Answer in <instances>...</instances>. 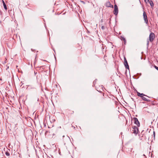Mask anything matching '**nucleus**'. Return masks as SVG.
<instances>
[{"label":"nucleus","mask_w":158,"mask_h":158,"mask_svg":"<svg viewBox=\"0 0 158 158\" xmlns=\"http://www.w3.org/2000/svg\"><path fill=\"white\" fill-rule=\"evenodd\" d=\"M155 38V35L153 32H151L149 35V39L147 40V45L148 46L149 43V41L152 42L153 41Z\"/></svg>","instance_id":"f257e3e1"},{"label":"nucleus","mask_w":158,"mask_h":158,"mask_svg":"<svg viewBox=\"0 0 158 158\" xmlns=\"http://www.w3.org/2000/svg\"><path fill=\"white\" fill-rule=\"evenodd\" d=\"M142 135V136H144V137L145 139H149L150 136V131H146L144 132L143 131L141 133V135Z\"/></svg>","instance_id":"f03ea898"},{"label":"nucleus","mask_w":158,"mask_h":158,"mask_svg":"<svg viewBox=\"0 0 158 158\" xmlns=\"http://www.w3.org/2000/svg\"><path fill=\"white\" fill-rule=\"evenodd\" d=\"M137 95L138 96L141 97V98L144 101H147V102H149V101H150V100L147 99L145 97H143L144 96H146V95L144 94H143V93L141 94L139 92H137Z\"/></svg>","instance_id":"7ed1b4c3"},{"label":"nucleus","mask_w":158,"mask_h":158,"mask_svg":"<svg viewBox=\"0 0 158 158\" xmlns=\"http://www.w3.org/2000/svg\"><path fill=\"white\" fill-rule=\"evenodd\" d=\"M132 131L133 133H134L135 135L137 134L139 132V129L138 127L135 126H132Z\"/></svg>","instance_id":"20e7f679"},{"label":"nucleus","mask_w":158,"mask_h":158,"mask_svg":"<svg viewBox=\"0 0 158 158\" xmlns=\"http://www.w3.org/2000/svg\"><path fill=\"white\" fill-rule=\"evenodd\" d=\"M143 18L144 21L145 23H146L147 25L148 26V18L147 15H146V13L145 11L143 12Z\"/></svg>","instance_id":"39448f33"},{"label":"nucleus","mask_w":158,"mask_h":158,"mask_svg":"<svg viewBox=\"0 0 158 158\" xmlns=\"http://www.w3.org/2000/svg\"><path fill=\"white\" fill-rule=\"evenodd\" d=\"M134 123L136 124L138 127H139L140 125V123L138 119L136 117H134L132 119Z\"/></svg>","instance_id":"423d86ee"},{"label":"nucleus","mask_w":158,"mask_h":158,"mask_svg":"<svg viewBox=\"0 0 158 158\" xmlns=\"http://www.w3.org/2000/svg\"><path fill=\"white\" fill-rule=\"evenodd\" d=\"M113 13L115 15H117L118 13V6L116 5L114 6V10Z\"/></svg>","instance_id":"0eeeda50"},{"label":"nucleus","mask_w":158,"mask_h":158,"mask_svg":"<svg viewBox=\"0 0 158 158\" xmlns=\"http://www.w3.org/2000/svg\"><path fill=\"white\" fill-rule=\"evenodd\" d=\"M108 99L110 100V99L108 98H104L102 97L101 98V102H106L108 101Z\"/></svg>","instance_id":"6e6552de"},{"label":"nucleus","mask_w":158,"mask_h":158,"mask_svg":"<svg viewBox=\"0 0 158 158\" xmlns=\"http://www.w3.org/2000/svg\"><path fill=\"white\" fill-rule=\"evenodd\" d=\"M106 6L107 7L113 8V6L111 5L109 2H107L106 3Z\"/></svg>","instance_id":"1a4fd4ad"},{"label":"nucleus","mask_w":158,"mask_h":158,"mask_svg":"<svg viewBox=\"0 0 158 158\" xmlns=\"http://www.w3.org/2000/svg\"><path fill=\"white\" fill-rule=\"evenodd\" d=\"M124 64L126 69H129V66L127 62H124Z\"/></svg>","instance_id":"9d476101"},{"label":"nucleus","mask_w":158,"mask_h":158,"mask_svg":"<svg viewBox=\"0 0 158 158\" xmlns=\"http://www.w3.org/2000/svg\"><path fill=\"white\" fill-rule=\"evenodd\" d=\"M2 3H3V6H4V8L5 10H6L7 9V8L6 6V4L5 3V2H4V1L3 0H2Z\"/></svg>","instance_id":"9b49d317"},{"label":"nucleus","mask_w":158,"mask_h":158,"mask_svg":"<svg viewBox=\"0 0 158 158\" xmlns=\"http://www.w3.org/2000/svg\"><path fill=\"white\" fill-rule=\"evenodd\" d=\"M121 39L122 40H123L124 41V44H126V40L125 38L121 36Z\"/></svg>","instance_id":"f8f14e48"},{"label":"nucleus","mask_w":158,"mask_h":158,"mask_svg":"<svg viewBox=\"0 0 158 158\" xmlns=\"http://www.w3.org/2000/svg\"><path fill=\"white\" fill-rule=\"evenodd\" d=\"M149 2L150 6L152 7L154 6V3L151 0L150 1H149V2Z\"/></svg>","instance_id":"ddd939ff"},{"label":"nucleus","mask_w":158,"mask_h":158,"mask_svg":"<svg viewBox=\"0 0 158 158\" xmlns=\"http://www.w3.org/2000/svg\"><path fill=\"white\" fill-rule=\"evenodd\" d=\"M67 113L69 114L70 113L71 114H72L73 113V111H71L69 110H68L66 111Z\"/></svg>","instance_id":"4468645a"},{"label":"nucleus","mask_w":158,"mask_h":158,"mask_svg":"<svg viewBox=\"0 0 158 158\" xmlns=\"http://www.w3.org/2000/svg\"><path fill=\"white\" fill-rule=\"evenodd\" d=\"M5 154L6 156H10V153L8 151L6 152H5Z\"/></svg>","instance_id":"2eb2a0df"},{"label":"nucleus","mask_w":158,"mask_h":158,"mask_svg":"<svg viewBox=\"0 0 158 158\" xmlns=\"http://www.w3.org/2000/svg\"><path fill=\"white\" fill-rule=\"evenodd\" d=\"M124 62H127L125 57H124Z\"/></svg>","instance_id":"dca6fc26"},{"label":"nucleus","mask_w":158,"mask_h":158,"mask_svg":"<svg viewBox=\"0 0 158 158\" xmlns=\"http://www.w3.org/2000/svg\"><path fill=\"white\" fill-rule=\"evenodd\" d=\"M154 68L158 71V67L156 66V65H154Z\"/></svg>","instance_id":"f3484780"},{"label":"nucleus","mask_w":158,"mask_h":158,"mask_svg":"<svg viewBox=\"0 0 158 158\" xmlns=\"http://www.w3.org/2000/svg\"><path fill=\"white\" fill-rule=\"evenodd\" d=\"M80 2L81 3H83V4H85V2L84 1L80 0Z\"/></svg>","instance_id":"a211bd4d"},{"label":"nucleus","mask_w":158,"mask_h":158,"mask_svg":"<svg viewBox=\"0 0 158 158\" xmlns=\"http://www.w3.org/2000/svg\"><path fill=\"white\" fill-rule=\"evenodd\" d=\"M101 28L102 30H104L105 29V27L104 26H102L101 27Z\"/></svg>","instance_id":"6ab92c4d"},{"label":"nucleus","mask_w":158,"mask_h":158,"mask_svg":"<svg viewBox=\"0 0 158 158\" xmlns=\"http://www.w3.org/2000/svg\"><path fill=\"white\" fill-rule=\"evenodd\" d=\"M144 1L146 3H147V2H149L150 1L149 0H144Z\"/></svg>","instance_id":"aec40b11"},{"label":"nucleus","mask_w":158,"mask_h":158,"mask_svg":"<svg viewBox=\"0 0 158 158\" xmlns=\"http://www.w3.org/2000/svg\"><path fill=\"white\" fill-rule=\"evenodd\" d=\"M64 137H65V136H64V135L63 136V141H65V140H64Z\"/></svg>","instance_id":"412c9836"},{"label":"nucleus","mask_w":158,"mask_h":158,"mask_svg":"<svg viewBox=\"0 0 158 158\" xmlns=\"http://www.w3.org/2000/svg\"><path fill=\"white\" fill-rule=\"evenodd\" d=\"M66 138L68 139H69V138L68 137V136H67Z\"/></svg>","instance_id":"4be33fe9"},{"label":"nucleus","mask_w":158,"mask_h":158,"mask_svg":"<svg viewBox=\"0 0 158 158\" xmlns=\"http://www.w3.org/2000/svg\"><path fill=\"white\" fill-rule=\"evenodd\" d=\"M153 134H154V136L155 137V133L154 131H153Z\"/></svg>","instance_id":"5701e85b"},{"label":"nucleus","mask_w":158,"mask_h":158,"mask_svg":"<svg viewBox=\"0 0 158 158\" xmlns=\"http://www.w3.org/2000/svg\"><path fill=\"white\" fill-rule=\"evenodd\" d=\"M103 22V20L102 19H101V22Z\"/></svg>","instance_id":"b1692460"},{"label":"nucleus","mask_w":158,"mask_h":158,"mask_svg":"<svg viewBox=\"0 0 158 158\" xmlns=\"http://www.w3.org/2000/svg\"><path fill=\"white\" fill-rule=\"evenodd\" d=\"M48 131H46V132H45V134H46L47 133H48Z\"/></svg>","instance_id":"393cba45"},{"label":"nucleus","mask_w":158,"mask_h":158,"mask_svg":"<svg viewBox=\"0 0 158 158\" xmlns=\"http://www.w3.org/2000/svg\"><path fill=\"white\" fill-rule=\"evenodd\" d=\"M52 135H55V134H54V133H53Z\"/></svg>","instance_id":"a878e982"},{"label":"nucleus","mask_w":158,"mask_h":158,"mask_svg":"<svg viewBox=\"0 0 158 158\" xmlns=\"http://www.w3.org/2000/svg\"><path fill=\"white\" fill-rule=\"evenodd\" d=\"M143 156H145V155H144V154H143Z\"/></svg>","instance_id":"bb28decb"},{"label":"nucleus","mask_w":158,"mask_h":158,"mask_svg":"<svg viewBox=\"0 0 158 158\" xmlns=\"http://www.w3.org/2000/svg\"><path fill=\"white\" fill-rule=\"evenodd\" d=\"M103 96H104V94L103 93Z\"/></svg>","instance_id":"cd10ccee"},{"label":"nucleus","mask_w":158,"mask_h":158,"mask_svg":"<svg viewBox=\"0 0 158 158\" xmlns=\"http://www.w3.org/2000/svg\"><path fill=\"white\" fill-rule=\"evenodd\" d=\"M44 61H46V60H43Z\"/></svg>","instance_id":"c85d7f7f"},{"label":"nucleus","mask_w":158,"mask_h":158,"mask_svg":"<svg viewBox=\"0 0 158 158\" xmlns=\"http://www.w3.org/2000/svg\"><path fill=\"white\" fill-rule=\"evenodd\" d=\"M48 158H50V157H48Z\"/></svg>","instance_id":"c756f323"},{"label":"nucleus","mask_w":158,"mask_h":158,"mask_svg":"<svg viewBox=\"0 0 158 158\" xmlns=\"http://www.w3.org/2000/svg\"><path fill=\"white\" fill-rule=\"evenodd\" d=\"M157 15H158V13Z\"/></svg>","instance_id":"7c9ffc66"}]
</instances>
